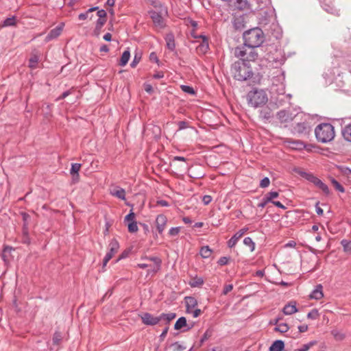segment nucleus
Segmentation results:
<instances>
[{
    "mask_svg": "<svg viewBox=\"0 0 351 351\" xmlns=\"http://www.w3.org/2000/svg\"><path fill=\"white\" fill-rule=\"evenodd\" d=\"M181 89L183 92L190 94V95H194L195 93L193 88L190 86L182 85Z\"/></svg>",
    "mask_w": 351,
    "mask_h": 351,
    "instance_id": "nucleus-48",
    "label": "nucleus"
},
{
    "mask_svg": "<svg viewBox=\"0 0 351 351\" xmlns=\"http://www.w3.org/2000/svg\"><path fill=\"white\" fill-rule=\"evenodd\" d=\"M234 6L239 10H252L262 7L259 0H236Z\"/></svg>",
    "mask_w": 351,
    "mask_h": 351,
    "instance_id": "nucleus-8",
    "label": "nucleus"
},
{
    "mask_svg": "<svg viewBox=\"0 0 351 351\" xmlns=\"http://www.w3.org/2000/svg\"><path fill=\"white\" fill-rule=\"evenodd\" d=\"M298 311V308L295 305V302H289V304H286L283 309L282 312L286 315H292Z\"/></svg>",
    "mask_w": 351,
    "mask_h": 351,
    "instance_id": "nucleus-19",
    "label": "nucleus"
},
{
    "mask_svg": "<svg viewBox=\"0 0 351 351\" xmlns=\"http://www.w3.org/2000/svg\"><path fill=\"white\" fill-rule=\"evenodd\" d=\"M184 300L186 303V309L187 312H190L191 309L194 308L197 305V301L194 297H185Z\"/></svg>",
    "mask_w": 351,
    "mask_h": 351,
    "instance_id": "nucleus-20",
    "label": "nucleus"
},
{
    "mask_svg": "<svg viewBox=\"0 0 351 351\" xmlns=\"http://www.w3.org/2000/svg\"><path fill=\"white\" fill-rule=\"evenodd\" d=\"M38 60H39V58H38V55H36V54L32 55L31 58L29 60V66L32 69L36 68L37 66V64L38 62Z\"/></svg>",
    "mask_w": 351,
    "mask_h": 351,
    "instance_id": "nucleus-36",
    "label": "nucleus"
},
{
    "mask_svg": "<svg viewBox=\"0 0 351 351\" xmlns=\"http://www.w3.org/2000/svg\"><path fill=\"white\" fill-rule=\"evenodd\" d=\"M231 72L234 79L239 81H245L250 79L253 72L249 63L244 61H237L231 66Z\"/></svg>",
    "mask_w": 351,
    "mask_h": 351,
    "instance_id": "nucleus-2",
    "label": "nucleus"
},
{
    "mask_svg": "<svg viewBox=\"0 0 351 351\" xmlns=\"http://www.w3.org/2000/svg\"><path fill=\"white\" fill-rule=\"evenodd\" d=\"M204 284V280L202 278L196 277L192 281L190 282L189 285L191 287H198Z\"/></svg>",
    "mask_w": 351,
    "mask_h": 351,
    "instance_id": "nucleus-39",
    "label": "nucleus"
},
{
    "mask_svg": "<svg viewBox=\"0 0 351 351\" xmlns=\"http://www.w3.org/2000/svg\"><path fill=\"white\" fill-rule=\"evenodd\" d=\"M200 37L203 38V41L197 47V49L200 52L205 53L208 50L209 48L208 40L205 36H201Z\"/></svg>",
    "mask_w": 351,
    "mask_h": 351,
    "instance_id": "nucleus-29",
    "label": "nucleus"
},
{
    "mask_svg": "<svg viewBox=\"0 0 351 351\" xmlns=\"http://www.w3.org/2000/svg\"><path fill=\"white\" fill-rule=\"evenodd\" d=\"M277 118L280 123H289L293 120L296 114L293 113L290 110H282L277 113Z\"/></svg>",
    "mask_w": 351,
    "mask_h": 351,
    "instance_id": "nucleus-11",
    "label": "nucleus"
},
{
    "mask_svg": "<svg viewBox=\"0 0 351 351\" xmlns=\"http://www.w3.org/2000/svg\"><path fill=\"white\" fill-rule=\"evenodd\" d=\"M22 217H23V221L24 222L23 229V230H27V221L30 219V216L29 214H27L26 213H23Z\"/></svg>",
    "mask_w": 351,
    "mask_h": 351,
    "instance_id": "nucleus-51",
    "label": "nucleus"
},
{
    "mask_svg": "<svg viewBox=\"0 0 351 351\" xmlns=\"http://www.w3.org/2000/svg\"><path fill=\"white\" fill-rule=\"evenodd\" d=\"M243 243L244 245L250 247L251 252H253L255 250V243L252 241V238L249 237H245L243 239Z\"/></svg>",
    "mask_w": 351,
    "mask_h": 351,
    "instance_id": "nucleus-37",
    "label": "nucleus"
},
{
    "mask_svg": "<svg viewBox=\"0 0 351 351\" xmlns=\"http://www.w3.org/2000/svg\"><path fill=\"white\" fill-rule=\"evenodd\" d=\"M212 334H213L212 330H210V329L206 330V332L204 333V335H202V337L200 339L199 346H201L205 341L208 339L212 336Z\"/></svg>",
    "mask_w": 351,
    "mask_h": 351,
    "instance_id": "nucleus-40",
    "label": "nucleus"
},
{
    "mask_svg": "<svg viewBox=\"0 0 351 351\" xmlns=\"http://www.w3.org/2000/svg\"><path fill=\"white\" fill-rule=\"evenodd\" d=\"M315 134L318 142L322 143L330 142L335 136L334 127L328 123H320L315 128Z\"/></svg>",
    "mask_w": 351,
    "mask_h": 351,
    "instance_id": "nucleus-5",
    "label": "nucleus"
},
{
    "mask_svg": "<svg viewBox=\"0 0 351 351\" xmlns=\"http://www.w3.org/2000/svg\"><path fill=\"white\" fill-rule=\"evenodd\" d=\"M307 130L306 123H298L293 128V132L298 134H306Z\"/></svg>",
    "mask_w": 351,
    "mask_h": 351,
    "instance_id": "nucleus-23",
    "label": "nucleus"
},
{
    "mask_svg": "<svg viewBox=\"0 0 351 351\" xmlns=\"http://www.w3.org/2000/svg\"><path fill=\"white\" fill-rule=\"evenodd\" d=\"M167 222V219L164 215H158L156 219V224L158 232L159 234H162L164 231L166 224Z\"/></svg>",
    "mask_w": 351,
    "mask_h": 351,
    "instance_id": "nucleus-14",
    "label": "nucleus"
},
{
    "mask_svg": "<svg viewBox=\"0 0 351 351\" xmlns=\"http://www.w3.org/2000/svg\"><path fill=\"white\" fill-rule=\"evenodd\" d=\"M125 222L128 226V231L132 233V208L130 210L129 213L125 216Z\"/></svg>",
    "mask_w": 351,
    "mask_h": 351,
    "instance_id": "nucleus-38",
    "label": "nucleus"
},
{
    "mask_svg": "<svg viewBox=\"0 0 351 351\" xmlns=\"http://www.w3.org/2000/svg\"><path fill=\"white\" fill-rule=\"evenodd\" d=\"M14 249L10 246H5L3 250L2 258L5 262L7 261L8 254H10Z\"/></svg>",
    "mask_w": 351,
    "mask_h": 351,
    "instance_id": "nucleus-44",
    "label": "nucleus"
},
{
    "mask_svg": "<svg viewBox=\"0 0 351 351\" xmlns=\"http://www.w3.org/2000/svg\"><path fill=\"white\" fill-rule=\"evenodd\" d=\"M131 252V248L128 247L126 250H125L119 256V258L117 260V261H119L121 259H123L129 256V254Z\"/></svg>",
    "mask_w": 351,
    "mask_h": 351,
    "instance_id": "nucleus-56",
    "label": "nucleus"
},
{
    "mask_svg": "<svg viewBox=\"0 0 351 351\" xmlns=\"http://www.w3.org/2000/svg\"><path fill=\"white\" fill-rule=\"evenodd\" d=\"M213 250L208 245H205L201 247L199 250V254L203 258H208L212 254Z\"/></svg>",
    "mask_w": 351,
    "mask_h": 351,
    "instance_id": "nucleus-27",
    "label": "nucleus"
},
{
    "mask_svg": "<svg viewBox=\"0 0 351 351\" xmlns=\"http://www.w3.org/2000/svg\"><path fill=\"white\" fill-rule=\"evenodd\" d=\"M290 144L293 145L294 148L295 149H302L304 147V143L300 141H291L289 142Z\"/></svg>",
    "mask_w": 351,
    "mask_h": 351,
    "instance_id": "nucleus-52",
    "label": "nucleus"
},
{
    "mask_svg": "<svg viewBox=\"0 0 351 351\" xmlns=\"http://www.w3.org/2000/svg\"><path fill=\"white\" fill-rule=\"evenodd\" d=\"M243 38L245 45L251 47H258L265 40V35L260 28H252L243 33Z\"/></svg>",
    "mask_w": 351,
    "mask_h": 351,
    "instance_id": "nucleus-3",
    "label": "nucleus"
},
{
    "mask_svg": "<svg viewBox=\"0 0 351 351\" xmlns=\"http://www.w3.org/2000/svg\"><path fill=\"white\" fill-rule=\"evenodd\" d=\"M174 351H182L186 349V347L180 344L179 342H176L172 344Z\"/></svg>",
    "mask_w": 351,
    "mask_h": 351,
    "instance_id": "nucleus-54",
    "label": "nucleus"
},
{
    "mask_svg": "<svg viewBox=\"0 0 351 351\" xmlns=\"http://www.w3.org/2000/svg\"><path fill=\"white\" fill-rule=\"evenodd\" d=\"M146 259L150 262L147 269V276H153L160 269L162 261L158 257H151Z\"/></svg>",
    "mask_w": 351,
    "mask_h": 351,
    "instance_id": "nucleus-9",
    "label": "nucleus"
},
{
    "mask_svg": "<svg viewBox=\"0 0 351 351\" xmlns=\"http://www.w3.org/2000/svg\"><path fill=\"white\" fill-rule=\"evenodd\" d=\"M315 186L319 189L320 190H322L325 195H328L330 194V190L328 186L325 183H324L320 179H319V180L317 182Z\"/></svg>",
    "mask_w": 351,
    "mask_h": 351,
    "instance_id": "nucleus-32",
    "label": "nucleus"
},
{
    "mask_svg": "<svg viewBox=\"0 0 351 351\" xmlns=\"http://www.w3.org/2000/svg\"><path fill=\"white\" fill-rule=\"evenodd\" d=\"M180 230V227H173L171 228L169 231V234L171 237L176 236L179 234Z\"/></svg>",
    "mask_w": 351,
    "mask_h": 351,
    "instance_id": "nucleus-57",
    "label": "nucleus"
},
{
    "mask_svg": "<svg viewBox=\"0 0 351 351\" xmlns=\"http://www.w3.org/2000/svg\"><path fill=\"white\" fill-rule=\"evenodd\" d=\"M142 322L144 324L148 326H154L158 324L160 321V316L154 317L149 313H143L141 315Z\"/></svg>",
    "mask_w": 351,
    "mask_h": 351,
    "instance_id": "nucleus-12",
    "label": "nucleus"
},
{
    "mask_svg": "<svg viewBox=\"0 0 351 351\" xmlns=\"http://www.w3.org/2000/svg\"><path fill=\"white\" fill-rule=\"evenodd\" d=\"M331 182L335 186V189L337 190L338 191L341 193H343L345 191V189L343 188V186L335 179L332 178L331 180Z\"/></svg>",
    "mask_w": 351,
    "mask_h": 351,
    "instance_id": "nucleus-46",
    "label": "nucleus"
},
{
    "mask_svg": "<svg viewBox=\"0 0 351 351\" xmlns=\"http://www.w3.org/2000/svg\"><path fill=\"white\" fill-rule=\"evenodd\" d=\"M136 199V205L138 207L141 208L145 203V195L144 193L141 192L136 193L134 195H133V201Z\"/></svg>",
    "mask_w": 351,
    "mask_h": 351,
    "instance_id": "nucleus-25",
    "label": "nucleus"
},
{
    "mask_svg": "<svg viewBox=\"0 0 351 351\" xmlns=\"http://www.w3.org/2000/svg\"><path fill=\"white\" fill-rule=\"evenodd\" d=\"M230 259V257L222 256L217 261V264L221 266L226 265L228 263Z\"/></svg>",
    "mask_w": 351,
    "mask_h": 351,
    "instance_id": "nucleus-55",
    "label": "nucleus"
},
{
    "mask_svg": "<svg viewBox=\"0 0 351 351\" xmlns=\"http://www.w3.org/2000/svg\"><path fill=\"white\" fill-rule=\"evenodd\" d=\"M319 317V313L317 309H313L307 314V317L311 319H316Z\"/></svg>",
    "mask_w": 351,
    "mask_h": 351,
    "instance_id": "nucleus-50",
    "label": "nucleus"
},
{
    "mask_svg": "<svg viewBox=\"0 0 351 351\" xmlns=\"http://www.w3.org/2000/svg\"><path fill=\"white\" fill-rule=\"evenodd\" d=\"M342 135L347 141L351 142V123L342 130Z\"/></svg>",
    "mask_w": 351,
    "mask_h": 351,
    "instance_id": "nucleus-31",
    "label": "nucleus"
},
{
    "mask_svg": "<svg viewBox=\"0 0 351 351\" xmlns=\"http://www.w3.org/2000/svg\"><path fill=\"white\" fill-rule=\"evenodd\" d=\"M62 337L60 332L56 331L53 336V343L54 345H59L60 342L62 341Z\"/></svg>",
    "mask_w": 351,
    "mask_h": 351,
    "instance_id": "nucleus-42",
    "label": "nucleus"
},
{
    "mask_svg": "<svg viewBox=\"0 0 351 351\" xmlns=\"http://www.w3.org/2000/svg\"><path fill=\"white\" fill-rule=\"evenodd\" d=\"M130 58V52L129 49L125 50L123 53V54L119 61V65L121 66L126 65L127 63L128 62Z\"/></svg>",
    "mask_w": 351,
    "mask_h": 351,
    "instance_id": "nucleus-26",
    "label": "nucleus"
},
{
    "mask_svg": "<svg viewBox=\"0 0 351 351\" xmlns=\"http://www.w3.org/2000/svg\"><path fill=\"white\" fill-rule=\"evenodd\" d=\"M153 9L149 12L154 27L161 30L166 27V18L168 16L167 8L159 1L153 3Z\"/></svg>",
    "mask_w": 351,
    "mask_h": 351,
    "instance_id": "nucleus-1",
    "label": "nucleus"
},
{
    "mask_svg": "<svg viewBox=\"0 0 351 351\" xmlns=\"http://www.w3.org/2000/svg\"><path fill=\"white\" fill-rule=\"evenodd\" d=\"M338 169H339V171L343 176H346L349 178L350 176L351 175V169L349 167H346V166H339Z\"/></svg>",
    "mask_w": 351,
    "mask_h": 351,
    "instance_id": "nucleus-43",
    "label": "nucleus"
},
{
    "mask_svg": "<svg viewBox=\"0 0 351 351\" xmlns=\"http://www.w3.org/2000/svg\"><path fill=\"white\" fill-rule=\"evenodd\" d=\"M256 47H251L243 44L242 46L237 47L234 50V54L239 58V61H244L249 63L251 61H255L258 58V53L256 51Z\"/></svg>",
    "mask_w": 351,
    "mask_h": 351,
    "instance_id": "nucleus-6",
    "label": "nucleus"
},
{
    "mask_svg": "<svg viewBox=\"0 0 351 351\" xmlns=\"http://www.w3.org/2000/svg\"><path fill=\"white\" fill-rule=\"evenodd\" d=\"M212 199V197L208 195H204L202 197V202L205 205L209 204L211 202Z\"/></svg>",
    "mask_w": 351,
    "mask_h": 351,
    "instance_id": "nucleus-61",
    "label": "nucleus"
},
{
    "mask_svg": "<svg viewBox=\"0 0 351 351\" xmlns=\"http://www.w3.org/2000/svg\"><path fill=\"white\" fill-rule=\"evenodd\" d=\"M111 194L114 196H116L121 199H125V192L123 189H114L111 191Z\"/></svg>",
    "mask_w": 351,
    "mask_h": 351,
    "instance_id": "nucleus-33",
    "label": "nucleus"
},
{
    "mask_svg": "<svg viewBox=\"0 0 351 351\" xmlns=\"http://www.w3.org/2000/svg\"><path fill=\"white\" fill-rule=\"evenodd\" d=\"M81 168V164L80 163H73L71 165V168L70 170V173L72 176V180L73 183H76L79 181L80 176L79 171Z\"/></svg>",
    "mask_w": 351,
    "mask_h": 351,
    "instance_id": "nucleus-16",
    "label": "nucleus"
},
{
    "mask_svg": "<svg viewBox=\"0 0 351 351\" xmlns=\"http://www.w3.org/2000/svg\"><path fill=\"white\" fill-rule=\"evenodd\" d=\"M270 61L275 64L276 66L282 65L285 63L286 58L283 56L281 52L276 56V57H269Z\"/></svg>",
    "mask_w": 351,
    "mask_h": 351,
    "instance_id": "nucleus-24",
    "label": "nucleus"
},
{
    "mask_svg": "<svg viewBox=\"0 0 351 351\" xmlns=\"http://www.w3.org/2000/svg\"><path fill=\"white\" fill-rule=\"evenodd\" d=\"M178 125L179 130H182L186 129V128H187L189 127L188 126V123L186 121H179L178 123Z\"/></svg>",
    "mask_w": 351,
    "mask_h": 351,
    "instance_id": "nucleus-62",
    "label": "nucleus"
},
{
    "mask_svg": "<svg viewBox=\"0 0 351 351\" xmlns=\"http://www.w3.org/2000/svg\"><path fill=\"white\" fill-rule=\"evenodd\" d=\"M279 74L275 76L272 80L271 90L276 92L281 98H278L277 101L280 105H282V101L287 99L290 100L291 96L290 94L285 95V73L281 71H278Z\"/></svg>",
    "mask_w": 351,
    "mask_h": 351,
    "instance_id": "nucleus-4",
    "label": "nucleus"
},
{
    "mask_svg": "<svg viewBox=\"0 0 351 351\" xmlns=\"http://www.w3.org/2000/svg\"><path fill=\"white\" fill-rule=\"evenodd\" d=\"M97 15L99 16V19H106L107 14L106 12L103 9L98 10Z\"/></svg>",
    "mask_w": 351,
    "mask_h": 351,
    "instance_id": "nucleus-64",
    "label": "nucleus"
},
{
    "mask_svg": "<svg viewBox=\"0 0 351 351\" xmlns=\"http://www.w3.org/2000/svg\"><path fill=\"white\" fill-rule=\"evenodd\" d=\"M165 40L167 42V46L168 49H170L171 51H173L176 48L173 35L168 34L165 38Z\"/></svg>",
    "mask_w": 351,
    "mask_h": 351,
    "instance_id": "nucleus-30",
    "label": "nucleus"
},
{
    "mask_svg": "<svg viewBox=\"0 0 351 351\" xmlns=\"http://www.w3.org/2000/svg\"><path fill=\"white\" fill-rule=\"evenodd\" d=\"M289 329V327L287 324L286 323H280L278 324L275 328L274 330L279 332L280 333H284L285 332H287Z\"/></svg>",
    "mask_w": 351,
    "mask_h": 351,
    "instance_id": "nucleus-35",
    "label": "nucleus"
},
{
    "mask_svg": "<svg viewBox=\"0 0 351 351\" xmlns=\"http://www.w3.org/2000/svg\"><path fill=\"white\" fill-rule=\"evenodd\" d=\"M248 103L254 108L262 107L267 101V95L263 90H254L247 95Z\"/></svg>",
    "mask_w": 351,
    "mask_h": 351,
    "instance_id": "nucleus-7",
    "label": "nucleus"
},
{
    "mask_svg": "<svg viewBox=\"0 0 351 351\" xmlns=\"http://www.w3.org/2000/svg\"><path fill=\"white\" fill-rule=\"evenodd\" d=\"M159 316L160 322L168 324L171 320L176 318V314L175 313H161Z\"/></svg>",
    "mask_w": 351,
    "mask_h": 351,
    "instance_id": "nucleus-21",
    "label": "nucleus"
},
{
    "mask_svg": "<svg viewBox=\"0 0 351 351\" xmlns=\"http://www.w3.org/2000/svg\"><path fill=\"white\" fill-rule=\"evenodd\" d=\"M299 175L302 176V178H305L306 180L311 182L312 179L315 176L313 173H307L304 171H299Z\"/></svg>",
    "mask_w": 351,
    "mask_h": 351,
    "instance_id": "nucleus-47",
    "label": "nucleus"
},
{
    "mask_svg": "<svg viewBox=\"0 0 351 351\" xmlns=\"http://www.w3.org/2000/svg\"><path fill=\"white\" fill-rule=\"evenodd\" d=\"M119 248V244L117 239H113L111 240L109 244V251L106 253L103 260V267H105L108 261L114 256V255L118 252Z\"/></svg>",
    "mask_w": 351,
    "mask_h": 351,
    "instance_id": "nucleus-10",
    "label": "nucleus"
},
{
    "mask_svg": "<svg viewBox=\"0 0 351 351\" xmlns=\"http://www.w3.org/2000/svg\"><path fill=\"white\" fill-rule=\"evenodd\" d=\"M233 289V285L230 284V285H226L223 287V292L222 293L223 295H226L228 294L229 292H230Z\"/></svg>",
    "mask_w": 351,
    "mask_h": 351,
    "instance_id": "nucleus-59",
    "label": "nucleus"
},
{
    "mask_svg": "<svg viewBox=\"0 0 351 351\" xmlns=\"http://www.w3.org/2000/svg\"><path fill=\"white\" fill-rule=\"evenodd\" d=\"M322 288V285H317L314 290L311 293L310 298L316 300L322 299L324 297Z\"/></svg>",
    "mask_w": 351,
    "mask_h": 351,
    "instance_id": "nucleus-18",
    "label": "nucleus"
},
{
    "mask_svg": "<svg viewBox=\"0 0 351 351\" xmlns=\"http://www.w3.org/2000/svg\"><path fill=\"white\" fill-rule=\"evenodd\" d=\"M23 238L22 242L25 244H29L30 240L28 237L27 230H23Z\"/></svg>",
    "mask_w": 351,
    "mask_h": 351,
    "instance_id": "nucleus-60",
    "label": "nucleus"
},
{
    "mask_svg": "<svg viewBox=\"0 0 351 351\" xmlns=\"http://www.w3.org/2000/svg\"><path fill=\"white\" fill-rule=\"evenodd\" d=\"M62 31V27L60 26L52 29L47 35L49 39L56 38L59 36Z\"/></svg>",
    "mask_w": 351,
    "mask_h": 351,
    "instance_id": "nucleus-28",
    "label": "nucleus"
},
{
    "mask_svg": "<svg viewBox=\"0 0 351 351\" xmlns=\"http://www.w3.org/2000/svg\"><path fill=\"white\" fill-rule=\"evenodd\" d=\"M143 87H144V90L149 94H152L154 91L152 86L149 84H147V83L144 84Z\"/></svg>",
    "mask_w": 351,
    "mask_h": 351,
    "instance_id": "nucleus-63",
    "label": "nucleus"
},
{
    "mask_svg": "<svg viewBox=\"0 0 351 351\" xmlns=\"http://www.w3.org/2000/svg\"><path fill=\"white\" fill-rule=\"evenodd\" d=\"M259 117L264 121H269L273 117L272 110L269 106H262L259 112Z\"/></svg>",
    "mask_w": 351,
    "mask_h": 351,
    "instance_id": "nucleus-15",
    "label": "nucleus"
},
{
    "mask_svg": "<svg viewBox=\"0 0 351 351\" xmlns=\"http://www.w3.org/2000/svg\"><path fill=\"white\" fill-rule=\"evenodd\" d=\"M341 244L343 247L345 252L351 251V241L347 239H343L341 241Z\"/></svg>",
    "mask_w": 351,
    "mask_h": 351,
    "instance_id": "nucleus-45",
    "label": "nucleus"
},
{
    "mask_svg": "<svg viewBox=\"0 0 351 351\" xmlns=\"http://www.w3.org/2000/svg\"><path fill=\"white\" fill-rule=\"evenodd\" d=\"M248 230L247 228H243L237 232L228 241V246L230 248L234 247L239 239Z\"/></svg>",
    "mask_w": 351,
    "mask_h": 351,
    "instance_id": "nucleus-13",
    "label": "nucleus"
},
{
    "mask_svg": "<svg viewBox=\"0 0 351 351\" xmlns=\"http://www.w3.org/2000/svg\"><path fill=\"white\" fill-rule=\"evenodd\" d=\"M106 19H98L96 23V29H101L106 23Z\"/></svg>",
    "mask_w": 351,
    "mask_h": 351,
    "instance_id": "nucleus-58",
    "label": "nucleus"
},
{
    "mask_svg": "<svg viewBox=\"0 0 351 351\" xmlns=\"http://www.w3.org/2000/svg\"><path fill=\"white\" fill-rule=\"evenodd\" d=\"M183 327H187L186 330H189L191 329L193 327V325L189 326L186 323V319L184 317H181L178 318V319L176 321L174 325V329L175 330H180ZM185 331V330H184Z\"/></svg>",
    "mask_w": 351,
    "mask_h": 351,
    "instance_id": "nucleus-17",
    "label": "nucleus"
},
{
    "mask_svg": "<svg viewBox=\"0 0 351 351\" xmlns=\"http://www.w3.org/2000/svg\"><path fill=\"white\" fill-rule=\"evenodd\" d=\"M16 16H13L12 17H8L5 19L1 25L2 27H9V26H14L16 25Z\"/></svg>",
    "mask_w": 351,
    "mask_h": 351,
    "instance_id": "nucleus-34",
    "label": "nucleus"
},
{
    "mask_svg": "<svg viewBox=\"0 0 351 351\" xmlns=\"http://www.w3.org/2000/svg\"><path fill=\"white\" fill-rule=\"evenodd\" d=\"M285 343L282 340H276L269 348V351H283Z\"/></svg>",
    "mask_w": 351,
    "mask_h": 351,
    "instance_id": "nucleus-22",
    "label": "nucleus"
},
{
    "mask_svg": "<svg viewBox=\"0 0 351 351\" xmlns=\"http://www.w3.org/2000/svg\"><path fill=\"white\" fill-rule=\"evenodd\" d=\"M322 7L324 10H325L328 13H331L333 14H337V10L331 4L323 3Z\"/></svg>",
    "mask_w": 351,
    "mask_h": 351,
    "instance_id": "nucleus-41",
    "label": "nucleus"
},
{
    "mask_svg": "<svg viewBox=\"0 0 351 351\" xmlns=\"http://www.w3.org/2000/svg\"><path fill=\"white\" fill-rule=\"evenodd\" d=\"M316 341H311L308 343L303 345V346L298 349V351H308L313 346L316 344Z\"/></svg>",
    "mask_w": 351,
    "mask_h": 351,
    "instance_id": "nucleus-49",
    "label": "nucleus"
},
{
    "mask_svg": "<svg viewBox=\"0 0 351 351\" xmlns=\"http://www.w3.org/2000/svg\"><path fill=\"white\" fill-rule=\"evenodd\" d=\"M269 184H270V180H269V178L265 177L264 178H263L261 180L259 186L261 188H266V187L269 186Z\"/></svg>",
    "mask_w": 351,
    "mask_h": 351,
    "instance_id": "nucleus-53",
    "label": "nucleus"
}]
</instances>
